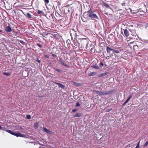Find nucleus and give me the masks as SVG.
Returning <instances> with one entry per match:
<instances>
[{"label":"nucleus","mask_w":148,"mask_h":148,"mask_svg":"<svg viewBox=\"0 0 148 148\" xmlns=\"http://www.w3.org/2000/svg\"><path fill=\"white\" fill-rule=\"evenodd\" d=\"M94 92L96 94L100 95H105L110 94L111 93V92L110 91H108L106 92L104 91L102 92L101 91H99L98 90H95Z\"/></svg>","instance_id":"nucleus-1"},{"label":"nucleus","mask_w":148,"mask_h":148,"mask_svg":"<svg viewBox=\"0 0 148 148\" xmlns=\"http://www.w3.org/2000/svg\"><path fill=\"white\" fill-rule=\"evenodd\" d=\"M89 15V17L92 18V19H93L94 18H95L97 19H99V18L98 16H97L96 14H95L93 13V12L91 13H90Z\"/></svg>","instance_id":"nucleus-2"},{"label":"nucleus","mask_w":148,"mask_h":148,"mask_svg":"<svg viewBox=\"0 0 148 148\" xmlns=\"http://www.w3.org/2000/svg\"><path fill=\"white\" fill-rule=\"evenodd\" d=\"M59 61L61 64L63 66H65L67 67H69L68 65L66 64L65 61H63L62 59L60 58L59 60Z\"/></svg>","instance_id":"nucleus-3"},{"label":"nucleus","mask_w":148,"mask_h":148,"mask_svg":"<svg viewBox=\"0 0 148 148\" xmlns=\"http://www.w3.org/2000/svg\"><path fill=\"white\" fill-rule=\"evenodd\" d=\"M13 135L16 136L17 137L20 136L21 137H24L25 136V135H23L19 132L17 133L13 132Z\"/></svg>","instance_id":"nucleus-4"},{"label":"nucleus","mask_w":148,"mask_h":148,"mask_svg":"<svg viewBox=\"0 0 148 148\" xmlns=\"http://www.w3.org/2000/svg\"><path fill=\"white\" fill-rule=\"evenodd\" d=\"M5 30L7 33L10 32L12 31V29L10 26H8L5 28Z\"/></svg>","instance_id":"nucleus-5"},{"label":"nucleus","mask_w":148,"mask_h":148,"mask_svg":"<svg viewBox=\"0 0 148 148\" xmlns=\"http://www.w3.org/2000/svg\"><path fill=\"white\" fill-rule=\"evenodd\" d=\"M124 33L125 36L126 37H128L129 35V32L128 30L127 29L124 30Z\"/></svg>","instance_id":"nucleus-6"},{"label":"nucleus","mask_w":148,"mask_h":148,"mask_svg":"<svg viewBox=\"0 0 148 148\" xmlns=\"http://www.w3.org/2000/svg\"><path fill=\"white\" fill-rule=\"evenodd\" d=\"M89 14L87 12H85L83 14V16L85 18H88V17H89Z\"/></svg>","instance_id":"nucleus-7"},{"label":"nucleus","mask_w":148,"mask_h":148,"mask_svg":"<svg viewBox=\"0 0 148 148\" xmlns=\"http://www.w3.org/2000/svg\"><path fill=\"white\" fill-rule=\"evenodd\" d=\"M43 129L45 132L48 133V134H51L52 132L51 131H50L49 130L47 129L46 127H43Z\"/></svg>","instance_id":"nucleus-8"},{"label":"nucleus","mask_w":148,"mask_h":148,"mask_svg":"<svg viewBox=\"0 0 148 148\" xmlns=\"http://www.w3.org/2000/svg\"><path fill=\"white\" fill-rule=\"evenodd\" d=\"M55 84H57L59 87H60L62 88H64L65 87V86L57 82H55Z\"/></svg>","instance_id":"nucleus-9"},{"label":"nucleus","mask_w":148,"mask_h":148,"mask_svg":"<svg viewBox=\"0 0 148 148\" xmlns=\"http://www.w3.org/2000/svg\"><path fill=\"white\" fill-rule=\"evenodd\" d=\"M113 49H111L108 46L106 47V50L108 53H110L111 51H113Z\"/></svg>","instance_id":"nucleus-10"},{"label":"nucleus","mask_w":148,"mask_h":148,"mask_svg":"<svg viewBox=\"0 0 148 148\" xmlns=\"http://www.w3.org/2000/svg\"><path fill=\"white\" fill-rule=\"evenodd\" d=\"M108 73V72H106L104 73H103L99 75V76L100 77H103L104 76L106 75Z\"/></svg>","instance_id":"nucleus-11"},{"label":"nucleus","mask_w":148,"mask_h":148,"mask_svg":"<svg viewBox=\"0 0 148 148\" xmlns=\"http://www.w3.org/2000/svg\"><path fill=\"white\" fill-rule=\"evenodd\" d=\"M73 83L74 85L77 86H81V84L80 83H77L74 82H73Z\"/></svg>","instance_id":"nucleus-12"},{"label":"nucleus","mask_w":148,"mask_h":148,"mask_svg":"<svg viewBox=\"0 0 148 148\" xmlns=\"http://www.w3.org/2000/svg\"><path fill=\"white\" fill-rule=\"evenodd\" d=\"M82 116V114L80 113H77L74 116V117H79Z\"/></svg>","instance_id":"nucleus-13"},{"label":"nucleus","mask_w":148,"mask_h":148,"mask_svg":"<svg viewBox=\"0 0 148 148\" xmlns=\"http://www.w3.org/2000/svg\"><path fill=\"white\" fill-rule=\"evenodd\" d=\"M96 73L95 72H91L89 73V76H92L96 75Z\"/></svg>","instance_id":"nucleus-14"},{"label":"nucleus","mask_w":148,"mask_h":148,"mask_svg":"<svg viewBox=\"0 0 148 148\" xmlns=\"http://www.w3.org/2000/svg\"><path fill=\"white\" fill-rule=\"evenodd\" d=\"M3 74L4 75H6V76H9L10 75V73L8 72H4L3 73Z\"/></svg>","instance_id":"nucleus-15"},{"label":"nucleus","mask_w":148,"mask_h":148,"mask_svg":"<svg viewBox=\"0 0 148 148\" xmlns=\"http://www.w3.org/2000/svg\"><path fill=\"white\" fill-rule=\"evenodd\" d=\"M148 145V140L143 145V147L144 148L146 147Z\"/></svg>","instance_id":"nucleus-16"},{"label":"nucleus","mask_w":148,"mask_h":148,"mask_svg":"<svg viewBox=\"0 0 148 148\" xmlns=\"http://www.w3.org/2000/svg\"><path fill=\"white\" fill-rule=\"evenodd\" d=\"M103 5L105 6L106 8H109V6L108 5V4L106 3H105V2L103 3Z\"/></svg>","instance_id":"nucleus-17"},{"label":"nucleus","mask_w":148,"mask_h":148,"mask_svg":"<svg viewBox=\"0 0 148 148\" xmlns=\"http://www.w3.org/2000/svg\"><path fill=\"white\" fill-rule=\"evenodd\" d=\"M6 131L10 133V134L13 135V132L12 131L10 130H6Z\"/></svg>","instance_id":"nucleus-18"},{"label":"nucleus","mask_w":148,"mask_h":148,"mask_svg":"<svg viewBox=\"0 0 148 148\" xmlns=\"http://www.w3.org/2000/svg\"><path fill=\"white\" fill-rule=\"evenodd\" d=\"M44 1V2H45V4H48L49 2V0H43Z\"/></svg>","instance_id":"nucleus-19"},{"label":"nucleus","mask_w":148,"mask_h":148,"mask_svg":"<svg viewBox=\"0 0 148 148\" xmlns=\"http://www.w3.org/2000/svg\"><path fill=\"white\" fill-rule=\"evenodd\" d=\"M27 15L28 17H29V18H32L31 15L30 14H29V13H27Z\"/></svg>","instance_id":"nucleus-20"},{"label":"nucleus","mask_w":148,"mask_h":148,"mask_svg":"<svg viewBox=\"0 0 148 148\" xmlns=\"http://www.w3.org/2000/svg\"><path fill=\"white\" fill-rule=\"evenodd\" d=\"M19 42H20L21 44L23 45H24L25 44V42L21 40H18Z\"/></svg>","instance_id":"nucleus-21"},{"label":"nucleus","mask_w":148,"mask_h":148,"mask_svg":"<svg viewBox=\"0 0 148 148\" xmlns=\"http://www.w3.org/2000/svg\"><path fill=\"white\" fill-rule=\"evenodd\" d=\"M140 142H139L135 148H140Z\"/></svg>","instance_id":"nucleus-22"},{"label":"nucleus","mask_w":148,"mask_h":148,"mask_svg":"<svg viewBox=\"0 0 148 148\" xmlns=\"http://www.w3.org/2000/svg\"><path fill=\"white\" fill-rule=\"evenodd\" d=\"M87 12L89 14L92 13V10L91 9H90Z\"/></svg>","instance_id":"nucleus-23"},{"label":"nucleus","mask_w":148,"mask_h":148,"mask_svg":"<svg viewBox=\"0 0 148 148\" xmlns=\"http://www.w3.org/2000/svg\"><path fill=\"white\" fill-rule=\"evenodd\" d=\"M31 118V116L30 115H27V119H30Z\"/></svg>","instance_id":"nucleus-24"},{"label":"nucleus","mask_w":148,"mask_h":148,"mask_svg":"<svg viewBox=\"0 0 148 148\" xmlns=\"http://www.w3.org/2000/svg\"><path fill=\"white\" fill-rule=\"evenodd\" d=\"M55 71H58V72H62L61 71L60 69H55Z\"/></svg>","instance_id":"nucleus-25"},{"label":"nucleus","mask_w":148,"mask_h":148,"mask_svg":"<svg viewBox=\"0 0 148 148\" xmlns=\"http://www.w3.org/2000/svg\"><path fill=\"white\" fill-rule=\"evenodd\" d=\"M132 97V95L130 96L127 99L126 101L128 102L129 100Z\"/></svg>","instance_id":"nucleus-26"},{"label":"nucleus","mask_w":148,"mask_h":148,"mask_svg":"<svg viewBox=\"0 0 148 148\" xmlns=\"http://www.w3.org/2000/svg\"><path fill=\"white\" fill-rule=\"evenodd\" d=\"M42 12H43L42 11H40V10H38V12H37V13L38 14H42Z\"/></svg>","instance_id":"nucleus-27"},{"label":"nucleus","mask_w":148,"mask_h":148,"mask_svg":"<svg viewBox=\"0 0 148 148\" xmlns=\"http://www.w3.org/2000/svg\"><path fill=\"white\" fill-rule=\"evenodd\" d=\"M113 51H114L116 53H119V51L117 50H114L113 49Z\"/></svg>","instance_id":"nucleus-28"},{"label":"nucleus","mask_w":148,"mask_h":148,"mask_svg":"<svg viewBox=\"0 0 148 148\" xmlns=\"http://www.w3.org/2000/svg\"><path fill=\"white\" fill-rule=\"evenodd\" d=\"M76 106H80V104L79 103V102H77L76 104Z\"/></svg>","instance_id":"nucleus-29"},{"label":"nucleus","mask_w":148,"mask_h":148,"mask_svg":"<svg viewBox=\"0 0 148 148\" xmlns=\"http://www.w3.org/2000/svg\"><path fill=\"white\" fill-rule=\"evenodd\" d=\"M37 45L39 47H42V45L39 43H38L37 44Z\"/></svg>","instance_id":"nucleus-30"},{"label":"nucleus","mask_w":148,"mask_h":148,"mask_svg":"<svg viewBox=\"0 0 148 148\" xmlns=\"http://www.w3.org/2000/svg\"><path fill=\"white\" fill-rule=\"evenodd\" d=\"M112 110V108L108 109L107 110V112H109V111H110L111 110Z\"/></svg>","instance_id":"nucleus-31"},{"label":"nucleus","mask_w":148,"mask_h":148,"mask_svg":"<svg viewBox=\"0 0 148 148\" xmlns=\"http://www.w3.org/2000/svg\"><path fill=\"white\" fill-rule=\"evenodd\" d=\"M44 56L45 57V58H49V56L47 55H44Z\"/></svg>","instance_id":"nucleus-32"},{"label":"nucleus","mask_w":148,"mask_h":148,"mask_svg":"<svg viewBox=\"0 0 148 148\" xmlns=\"http://www.w3.org/2000/svg\"><path fill=\"white\" fill-rule=\"evenodd\" d=\"M77 110V109H73V110H72V112H75Z\"/></svg>","instance_id":"nucleus-33"},{"label":"nucleus","mask_w":148,"mask_h":148,"mask_svg":"<svg viewBox=\"0 0 148 148\" xmlns=\"http://www.w3.org/2000/svg\"><path fill=\"white\" fill-rule=\"evenodd\" d=\"M36 61L38 62L39 63H40V60H39L38 58L37 59V60H36Z\"/></svg>","instance_id":"nucleus-34"},{"label":"nucleus","mask_w":148,"mask_h":148,"mask_svg":"<svg viewBox=\"0 0 148 148\" xmlns=\"http://www.w3.org/2000/svg\"><path fill=\"white\" fill-rule=\"evenodd\" d=\"M103 63L102 62H100V66H103Z\"/></svg>","instance_id":"nucleus-35"},{"label":"nucleus","mask_w":148,"mask_h":148,"mask_svg":"<svg viewBox=\"0 0 148 148\" xmlns=\"http://www.w3.org/2000/svg\"><path fill=\"white\" fill-rule=\"evenodd\" d=\"M34 125L35 127H38V124L37 123H35Z\"/></svg>","instance_id":"nucleus-36"},{"label":"nucleus","mask_w":148,"mask_h":148,"mask_svg":"<svg viewBox=\"0 0 148 148\" xmlns=\"http://www.w3.org/2000/svg\"><path fill=\"white\" fill-rule=\"evenodd\" d=\"M52 56L53 57H56V56L55 54H52Z\"/></svg>","instance_id":"nucleus-37"},{"label":"nucleus","mask_w":148,"mask_h":148,"mask_svg":"<svg viewBox=\"0 0 148 148\" xmlns=\"http://www.w3.org/2000/svg\"><path fill=\"white\" fill-rule=\"evenodd\" d=\"M111 55H110V56H107L106 57V59H109L110 57H111Z\"/></svg>","instance_id":"nucleus-38"},{"label":"nucleus","mask_w":148,"mask_h":148,"mask_svg":"<svg viewBox=\"0 0 148 148\" xmlns=\"http://www.w3.org/2000/svg\"><path fill=\"white\" fill-rule=\"evenodd\" d=\"M127 102L126 101L124 102V103H123V105H124Z\"/></svg>","instance_id":"nucleus-39"},{"label":"nucleus","mask_w":148,"mask_h":148,"mask_svg":"<svg viewBox=\"0 0 148 148\" xmlns=\"http://www.w3.org/2000/svg\"><path fill=\"white\" fill-rule=\"evenodd\" d=\"M0 129H2V130H3V128H2V127L1 126H0Z\"/></svg>","instance_id":"nucleus-40"},{"label":"nucleus","mask_w":148,"mask_h":148,"mask_svg":"<svg viewBox=\"0 0 148 148\" xmlns=\"http://www.w3.org/2000/svg\"><path fill=\"white\" fill-rule=\"evenodd\" d=\"M94 67L95 68H96L97 69H98V67H97L96 66H94Z\"/></svg>","instance_id":"nucleus-41"},{"label":"nucleus","mask_w":148,"mask_h":148,"mask_svg":"<svg viewBox=\"0 0 148 148\" xmlns=\"http://www.w3.org/2000/svg\"><path fill=\"white\" fill-rule=\"evenodd\" d=\"M39 144H41V145H44V144H42V143H40Z\"/></svg>","instance_id":"nucleus-42"},{"label":"nucleus","mask_w":148,"mask_h":148,"mask_svg":"<svg viewBox=\"0 0 148 148\" xmlns=\"http://www.w3.org/2000/svg\"><path fill=\"white\" fill-rule=\"evenodd\" d=\"M2 32V30H0V32Z\"/></svg>","instance_id":"nucleus-43"},{"label":"nucleus","mask_w":148,"mask_h":148,"mask_svg":"<svg viewBox=\"0 0 148 148\" xmlns=\"http://www.w3.org/2000/svg\"><path fill=\"white\" fill-rule=\"evenodd\" d=\"M39 148H41V147H39Z\"/></svg>","instance_id":"nucleus-44"}]
</instances>
